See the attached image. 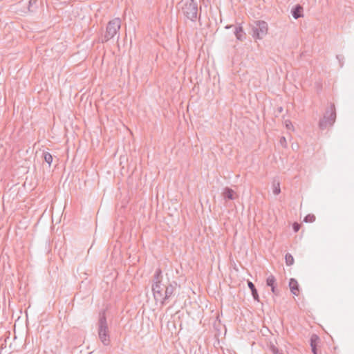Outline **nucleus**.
Returning <instances> with one entry per match:
<instances>
[{
	"mask_svg": "<svg viewBox=\"0 0 354 354\" xmlns=\"http://www.w3.org/2000/svg\"><path fill=\"white\" fill-rule=\"evenodd\" d=\"M162 279V271L160 268H158L153 277L151 290L156 303L159 304L160 306H165L174 295L178 287L177 282L174 281L163 284Z\"/></svg>",
	"mask_w": 354,
	"mask_h": 354,
	"instance_id": "obj_1",
	"label": "nucleus"
},
{
	"mask_svg": "<svg viewBox=\"0 0 354 354\" xmlns=\"http://www.w3.org/2000/svg\"><path fill=\"white\" fill-rule=\"evenodd\" d=\"M97 325L99 339L104 346H109L110 344V334L104 311L100 313Z\"/></svg>",
	"mask_w": 354,
	"mask_h": 354,
	"instance_id": "obj_2",
	"label": "nucleus"
},
{
	"mask_svg": "<svg viewBox=\"0 0 354 354\" xmlns=\"http://www.w3.org/2000/svg\"><path fill=\"white\" fill-rule=\"evenodd\" d=\"M121 19L116 17L109 21L106 27V32L102 39V42H106L114 37L117 36L119 39L118 32L121 28Z\"/></svg>",
	"mask_w": 354,
	"mask_h": 354,
	"instance_id": "obj_3",
	"label": "nucleus"
},
{
	"mask_svg": "<svg viewBox=\"0 0 354 354\" xmlns=\"http://www.w3.org/2000/svg\"><path fill=\"white\" fill-rule=\"evenodd\" d=\"M181 10L183 15L192 21H195L198 17V4L194 0L185 1L182 7Z\"/></svg>",
	"mask_w": 354,
	"mask_h": 354,
	"instance_id": "obj_4",
	"label": "nucleus"
},
{
	"mask_svg": "<svg viewBox=\"0 0 354 354\" xmlns=\"http://www.w3.org/2000/svg\"><path fill=\"white\" fill-rule=\"evenodd\" d=\"M336 120V109L334 104H330L329 108L326 110L323 118L319 122V127L324 130L328 127L333 126Z\"/></svg>",
	"mask_w": 354,
	"mask_h": 354,
	"instance_id": "obj_5",
	"label": "nucleus"
},
{
	"mask_svg": "<svg viewBox=\"0 0 354 354\" xmlns=\"http://www.w3.org/2000/svg\"><path fill=\"white\" fill-rule=\"evenodd\" d=\"M268 24L264 21H256L252 26V36L255 39H261L268 33Z\"/></svg>",
	"mask_w": 354,
	"mask_h": 354,
	"instance_id": "obj_6",
	"label": "nucleus"
},
{
	"mask_svg": "<svg viewBox=\"0 0 354 354\" xmlns=\"http://www.w3.org/2000/svg\"><path fill=\"white\" fill-rule=\"evenodd\" d=\"M275 283H276V279H275L274 276H273L272 274L270 275L266 279V284L268 286L271 287V290L274 295H278L279 290L276 289Z\"/></svg>",
	"mask_w": 354,
	"mask_h": 354,
	"instance_id": "obj_7",
	"label": "nucleus"
},
{
	"mask_svg": "<svg viewBox=\"0 0 354 354\" xmlns=\"http://www.w3.org/2000/svg\"><path fill=\"white\" fill-rule=\"evenodd\" d=\"M289 287L291 292L295 295H298L299 293V284L296 279L292 278L289 281Z\"/></svg>",
	"mask_w": 354,
	"mask_h": 354,
	"instance_id": "obj_8",
	"label": "nucleus"
},
{
	"mask_svg": "<svg viewBox=\"0 0 354 354\" xmlns=\"http://www.w3.org/2000/svg\"><path fill=\"white\" fill-rule=\"evenodd\" d=\"M222 195L225 200H234L235 198V192L230 187H225L223 189Z\"/></svg>",
	"mask_w": 354,
	"mask_h": 354,
	"instance_id": "obj_9",
	"label": "nucleus"
},
{
	"mask_svg": "<svg viewBox=\"0 0 354 354\" xmlns=\"http://www.w3.org/2000/svg\"><path fill=\"white\" fill-rule=\"evenodd\" d=\"M302 12H303V7L300 5H297L296 6H295L292 9V11H291L292 17L295 19H297L303 16Z\"/></svg>",
	"mask_w": 354,
	"mask_h": 354,
	"instance_id": "obj_10",
	"label": "nucleus"
},
{
	"mask_svg": "<svg viewBox=\"0 0 354 354\" xmlns=\"http://www.w3.org/2000/svg\"><path fill=\"white\" fill-rule=\"evenodd\" d=\"M234 35L237 39L242 41L245 39V32L241 26H235Z\"/></svg>",
	"mask_w": 354,
	"mask_h": 354,
	"instance_id": "obj_11",
	"label": "nucleus"
},
{
	"mask_svg": "<svg viewBox=\"0 0 354 354\" xmlns=\"http://www.w3.org/2000/svg\"><path fill=\"white\" fill-rule=\"evenodd\" d=\"M248 286L252 292V295L255 301H259V295L257 292V290L256 289L254 283L250 281H248Z\"/></svg>",
	"mask_w": 354,
	"mask_h": 354,
	"instance_id": "obj_12",
	"label": "nucleus"
},
{
	"mask_svg": "<svg viewBox=\"0 0 354 354\" xmlns=\"http://www.w3.org/2000/svg\"><path fill=\"white\" fill-rule=\"evenodd\" d=\"M272 192L275 195H278L281 192L280 182L277 178H274L272 180Z\"/></svg>",
	"mask_w": 354,
	"mask_h": 354,
	"instance_id": "obj_13",
	"label": "nucleus"
},
{
	"mask_svg": "<svg viewBox=\"0 0 354 354\" xmlns=\"http://www.w3.org/2000/svg\"><path fill=\"white\" fill-rule=\"evenodd\" d=\"M319 337L316 334H313L310 337V346H317L318 342H319Z\"/></svg>",
	"mask_w": 354,
	"mask_h": 354,
	"instance_id": "obj_14",
	"label": "nucleus"
},
{
	"mask_svg": "<svg viewBox=\"0 0 354 354\" xmlns=\"http://www.w3.org/2000/svg\"><path fill=\"white\" fill-rule=\"evenodd\" d=\"M43 158H44L45 162H46L50 166L53 162L52 155L49 152L44 151Z\"/></svg>",
	"mask_w": 354,
	"mask_h": 354,
	"instance_id": "obj_15",
	"label": "nucleus"
},
{
	"mask_svg": "<svg viewBox=\"0 0 354 354\" xmlns=\"http://www.w3.org/2000/svg\"><path fill=\"white\" fill-rule=\"evenodd\" d=\"M286 263L288 266H290L294 263V258L290 253H287L285 256Z\"/></svg>",
	"mask_w": 354,
	"mask_h": 354,
	"instance_id": "obj_16",
	"label": "nucleus"
},
{
	"mask_svg": "<svg viewBox=\"0 0 354 354\" xmlns=\"http://www.w3.org/2000/svg\"><path fill=\"white\" fill-rule=\"evenodd\" d=\"M315 221V216L314 214H309L306 215L304 219L306 223H313Z\"/></svg>",
	"mask_w": 354,
	"mask_h": 354,
	"instance_id": "obj_17",
	"label": "nucleus"
},
{
	"mask_svg": "<svg viewBox=\"0 0 354 354\" xmlns=\"http://www.w3.org/2000/svg\"><path fill=\"white\" fill-rule=\"evenodd\" d=\"M285 125H286V127L287 128V129H288V130H293L294 129V127H293L291 121L289 120H286L285 121Z\"/></svg>",
	"mask_w": 354,
	"mask_h": 354,
	"instance_id": "obj_18",
	"label": "nucleus"
},
{
	"mask_svg": "<svg viewBox=\"0 0 354 354\" xmlns=\"http://www.w3.org/2000/svg\"><path fill=\"white\" fill-rule=\"evenodd\" d=\"M292 228L295 232H297L300 229V224L297 222L294 223L292 225Z\"/></svg>",
	"mask_w": 354,
	"mask_h": 354,
	"instance_id": "obj_19",
	"label": "nucleus"
},
{
	"mask_svg": "<svg viewBox=\"0 0 354 354\" xmlns=\"http://www.w3.org/2000/svg\"><path fill=\"white\" fill-rule=\"evenodd\" d=\"M271 351L272 354H283L281 351H279V349L275 346L271 347Z\"/></svg>",
	"mask_w": 354,
	"mask_h": 354,
	"instance_id": "obj_20",
	"label": "nucleus"
},
{
	"mask_svg": "<svg viewBox=\"0 0 354 354\" xmlns=\"http://www.w3.org/2000/svg\"><path fill=\"white\" fill-rule=\"evenodd\" d=\"M280 143L281 145L283 147H286V145H287V142H286V139L285 137L282 136L281 138H280Z\"/></svg>",
	"mask_w": 354,
	"mask_h": 354,
	"instance_id": "obj_21",
	"label": "nucleus"
},
{
	"mask_svg": "<svg viewBox=\"0 0 354 354\" xmlns=\"http://www.w3.org/2000/svg\"><path fill=\"white\" fill-rule=\"evenodd\" d=\"M312 352L313 354H317V346H311Z\"/></svg>",
	"mask_w": 354,
	"mask_h": 354,
	"instance_id": "obj_22",
	"label": "nucleus"
},
{
	"mask_svg": "<svg viewBox=\"0 0 354 354\" xmlns=\"http://www.w3.org/2000/svg\"><path fill=\"white\" fill-rule=\"evenodd\" d=\"M283 107L282 106H279L278 109H277V111L279 113H282L283 111Z\"/></svg>",
	"mask_w": 354,
	"mask_h": 354,
	"instance_id": "obj_23",
	"label": "nucleus"
}]
</instances>
